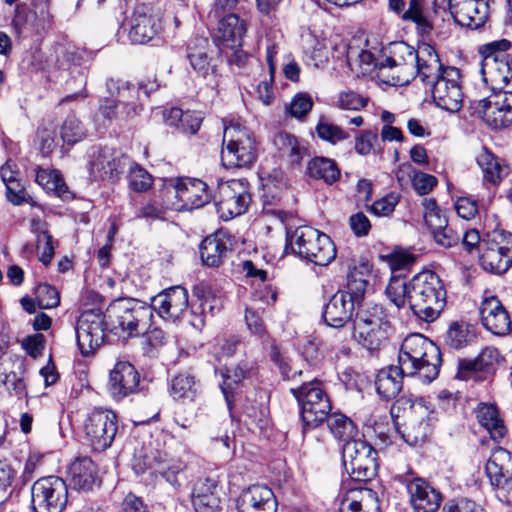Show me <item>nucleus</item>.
I'll use <instances>...</instances> for the list:
<instances>
[{
    "mask_svg": "<svg viewBox=\"0 0 512 512\" xmlns=\"http://www.w3.org/2000/svg\"><path fill=\"white\" fill-rule=\"evenodd\" d=\"M208 39L197 38L195 44L188 45V59L192 68L203 77H206L213 68L208 57Z\"/></svg>",
    "mask_w": 512,
    "mask_h": 512,
    "instance_id": "37998d69",
    "label": "nucleus"
},
{
    "mask_svg": "<svg viewBox=\"0 0 512 512\" xmlns=\"http://www.w3.org/2000/svg\"><path fill=\"white\" fill-rule=\"evenodd\" d=\"M86 136V131L78 120L74 116H68L61 127V138L63 142L73 145Z\"/></svg>",
    "mask_w": 512,
    "mask_h": 512,
    "instance_id": "5fc2aeb1",
    "label": "nucleus"
},
{
    "mask_svg": "<svg viewBox=\"0 0 512 512\" xmlns=\"http://www.w3.org/2000/svg\"><path fill=\"white\" fill-rule=\"evenodd\" d=\"M239 512H276L277 501L273 491L265 485H253L242 492Z\"/></svg>",
    "mask_w": 512,
    "mask_h": 512,
    "instance_id": "c756f323",
    "label": "nucleus"
},
{
    "mask_svg": "<svg viewBox=\"0 0 512 512\" xmlns=\"http://www.w3.org/2000/svg\"><path fill=\"white\" fill-rule=\"evenodd\" d=\"M176 198L181 205L179 208L198 209L210 201L208 186L200 179H181L173 187Z\"/></svg>",
    "mask_w": 512,
    "mask_h": 512,
    "instance_id": "cd10ccee",
    "label": "nucleus"
},
{
    "mask_svg": "<svg viewBox=\"0 0 512 512\" xmlns=\"http://www.w3.org/2000/svg\"><path fill=\"white\" fill-rule=\"evenodd\" d=\"M367 281L356 273L348 275L343 289L335 292L327 302L323 311L325 323L333 328H342L349 323L356 308L362 303Z\"/></svg>",
    "mask_w": 512,
    "mask_h": 512,
    "instance_id": "20e7f679",
    "label": "nucleus"
},
{
    "mask_svg": "<svg viewBox=\"0 0 512 512\" xmlns=\"http://www.w3.org/2000/svg\"><path fill=\"white\" fill-rule=\"evenodd\" d=\"M485 472L493 487L506 494L512 493V453L495 448L487 460Z\"/></svg>",
    "mask_w": 512,
    "mask_h": 512,
    "instance_id": "aec40b11",
    "label": "nucleus"
},
{
    "mask_svg": "<svg viewBox=\"0 0 512 512\" xmlns=\"http://www.w3.org/2000/svg\"><path fill=\"white\" fill-rule=\"evenodd\" d=\"M274 145L281 158L291 165H299L303 159L305 149L301 147L298 139L289 133L280 132L274 138Z\"/></svg>",
    "mask_w": 512,
    "mask_h": 512,
    "instance_id": "a19ab883",
    "label": "nucleus"
},
{
    "mask_svg": "<svg viewBox=\"0 0 512 512\" xmlns=\"http://www.w3.org/2000/svg\"><path fill=\"white\" fill-rule=\"evenodd\" d=\"M430 84L432 98L437 107L452 113L459 111L463 102V93L458 69L446 67L442 75Z\"/></svg>",
    "mask_w": 512,
    "mask_h": 512,
    "instance_id": "f3484780",
    "label": "nucleus"
},
{
    "mask_svg": "<svg viewBox=\"0 0 512 512\" xmlns=\"http://www.w3.org/2000/svg\"><path fill=\"white\" fill-rule=\"evenodd\" d=\"M378 136L372 130H361L354 140V149L357 154L365 156L371 153L377 142Z\"/></svg>",
    "mask_w": 512,
    "mask_h": 512,
    "instance_id": "338daca9",
    "label": "nucleus"
},
{
    "mask_svg": "<svg viewBox=\"0 0 512 512\" xmlns=\"http://www.w3.org/2000/svg\"><path fill=\"white\" fill-rule=\"evenodd\" d=\"M476 161L486 183L498 185L509 174V167L505 161L487 149H483L477 155Z\"/></svg>",
    "mask_w": 512,
    "mask_h": 512,
    "instance_id": "c9c22d12",
    "label": "nucleus"
},
{
    "mask_svg": "<svg viewBox=\"0 0 512 512\" xmlns=\"http://www.w3.org/2000/svg\"><path fill=\"white\" fill-rule=\"evenodd\" d=\"M315 131L319 139L331 145H337L351 138L349 131L326 119L318 121Z\"/></svg>",
    "mask_w": 512,
    "mask_h": 512,
    "instance_id": "09e8293b",
    "label": "nucleus"
},
{
    "mask_svg": "<svg viewBox=\"0 0 512 512\" xmlns=\"http://www.w3.org/2000/svg\"><path fill=\"white\" fill-rule=\"evenodd\" d=\"M406 490L414 512H436L441 504V494L422 478L407 481Z\"/></svg>",
    "mask_w": 512,
    "mask_h": 512,
    "instance_id": "a878e982",
    "label": "nucleus"
},
{
    "mask_svg": "<svg viewBox=\"0 0 512 512\" xmlns=\"http://www.w3.org/2000/svg\"><path fill=\"white\" fill-rule=\"evenodd\" d=\"M215 199L217 213L222 220L242 215L251 201L247 181L232 179L219 184Z\"/></svg>",
    "mask_w": 512,
    "mask_h": 512,
    "instance_id": "4468645a",
    "label": "nucleus"
},
{
    "mask_svg": "<svg viewBox=\"0 0 512 512\" xmlns=\"http://www.w3.org/2000/svg\"><path fill=\"white\" fill-rule=\"evenodd\" d=\"M217 21L216 37L218 41L230 49L241 47L247 31L245 21L234 13H228Z\"/></svg>",
    "mask_w": 512,
    "mask_h": 512,
    "instance_id": "72a5a7b5",
    "label": "nucleus"
},
{
    "mask_svg": "<svg viewBox=\"0 0 512 512\" xmlns=\"http://www.w3.org/2000/svg\"><path fill=\"white\" fill-rule=\"evenodd\" d=\"M477 419L494 441H500L506 434V427L499 417L495 405L481 404L477 409Z\"/></svg>",
    "mask_w": 512,
    "mask_h": 512,
    "instance_id": "58836bf2",
    "label": "nucleus"
},
{
    "mask_svg": "<svg viewBox=\"0 0 512 512\" xmlns=\"http://www.w3.org/2000/svg\"><path fill=\"white\" fill-rule=\"evenodd\" d=\"M367 104L368 98L352 90L340 91L335 101V106L341 110L359 111Z\"/></svg>",
    "mask_w": 512,
    "mask_h": 512,
    "instance_id": "6e6d98bb",
    "label": "nucleus"
},
{
    "mask_svg": "<svg viewBox=\"0 0 512 512\" xmlns=\"http://www.w3.org/2000/svg\"><path fill=\"white\" fill-rule=\"evenodd\" d=\"M511 42L502 39L481 47L483 55L481 72L484 81L495 85H506L512 77V55L508 53Z\"/></svg>",
    "mask_w": 512,
    "mask_h": 512,
    "instance_id": "9b49d317",
    "label": "nucleus"
},
{
    "mask_svg": "<svg viewBox=\"0 0 512 512\" xmlns=\"http://www.w3.org/2000/svg\"><path fill=\"white\" fill-rule=\"evenodd\" d=\"M388 6L402 20L415 23L421 33L431 32L433 25L424 0H389Z\"/></svg>",
    "mask_w": 512,
    "mask_h": 512,
    "instance_id": "c85d7f7f",
    "label": "nucleus"
},
{
    "mask_svg": "<svg viewBox=\"0 0 512 512\" xmlns=\"http://www.w3.org/2000/svg\"><path fill=\"white\" fill-rule=\"evenodd\" d=\"M386 295L397 308L408 302L413 314L426 322L437 319L446 304L444 284L432 271L418 273L409 282L400 277L391 278Z\"/></svg>",
    "mask_w": 512,
    "mask_h": 512,
    "instance_id": "f257e3e1",
    "label": "nucleus"
},
{
    "mask_svg": "<svg viewBox=\"0 0 512 512\" xmlns=\"http://www.w3.org/2000/svg\"><path fill=\"white\" fill-rule=\"evenodd\" d=\"M307 173L314 179H321L326 184H333L340 178V169L337 163L327 157H314L307 164Z\"/></svg>",
    "mask_w": 512,
    "mask_h": 512,
    "instance_id": "79ce46f5",
    "label": "nucleus"
},
{
    "mask_svg": "<svg viewBox=\"0 0 512 512\" xmlns=\"http://www.w3.org/2000/svg\"><path fill=\"white\" fill-rule=\"evenodd\" d=\"M192 504L196 512H216L220 499L212 490V484L198 483L193 489Z\"/></svg>",
    "mask_w": 512,
    "mask_h": 512,
    "instance_id": "c03bdc74",
    "label": "nucleus"
},
{
    "mask_svg": "<svg viewBox=\"0 0 512 512\" xmlns=\"http://www.w3.org/2000/svg\"><path fill=\"white\" fill-rule=\"evenodd\" d=\"M197 392L194 377L179 374L172 379L171 394L175 399L193 400Z\"/></svg>",
    "mask_w": 512,
    "mask_h": 512,
    "instance_id": "864d4df0",
    "label": "nucleus"
},
{
    "mask_svg": "<svg viewBox=\"0 0 512 512\" xmlns=\"http://www.w3.org/2000/svg\"><path fill=\"white\" fill-rule=\"evenodd\" d=\"M221 160L227 168L251 165L256 159V143L252 132L239 123L224 127Z\"/></svg>",
    "mask_w": 512,
    "mask_h": 512,
    "instance_id": "0eeeda50",
    "label": "nucleus"
},
{
    "mask_svg": "<svg viewBox=\"0 0 512 512\" xmlns=\"http://www.w3.org/2000/svg\"><path fill=\"white\" fill-rule=\"evenodd\" d=\"M422 206L423 218L431 234L434 233L435 230L445 228V225L448 224L447 216L438 206L434 198H424L422 200Z\"/></svg>",
    "mask_w": 512,
    "mask_h": 512,
    "instance_id": "8fccbe9b",
    "label": "nucleus"
},
{
    "mask_svg": "<svg viewBox=\"0 0 512 512\" xmlns=\"http://www.w3.org/2000/svg\"><path fill=\"white\" fill-rule=\"evenodd\" d=\"M129 186L137 192L147 191L153 183L152 176L138 164H133L129 169Z\"/></svg>",
    "mask_w": 512,
    "mask_h": 512,
    "instance_id": "13d9d810",
    "label": "nucleus"
},
{
    "mask_svg": "<svg viewBox=\"0 0 512 512\" xmlns=\"http://www.w3.org/2000/svg\"><path fill=\"white\" fill-rule=\"evenodd\" d=\"M38 306L42 309L55 308L60 303L58 291L48 284H40L36 288Z\"/></svg>",
    "mask_w": 512,
    "mask_h": 512,
    "instance_id": "680f3d73",
    "label": "nucleus"
},
{
    "mask_svg": "<svg viewBox=\"0 0 512 512\" xmlns=\"http://www.w3.org/2000/svg\"><path fill=\"white\" fill-rule=\"evenodd\" d=\"M438 184L435 176L425 172L417 171L412 179L411 185L419 196L429 194Z\"/></svg>",
    "mask_w": 512,
    "mask_h": 512,
    "instance_id": "69168bd1",
    "label": "nucleus"
},
{
    "mask_svg": "<svg viewBox=\"0 0 512 512\" xmlns=\"http://www.w3.org/2000/svg\"><path fill=\"white\" fill-rule=\"evenodd\" d=\"M128 159L118 150L102 148L92 156L90 171L95 178L117 179L123 173Z\"/></svg>",
    "mask_w": 512,
    "mask_h": 512,
    "instance_id": "393cba45",
    "label": "nucleus"
},
{
    "mask_svg": "<svg viewBox=\"0 0 512 512\" xmlns=\"http://www.w3.org/2000/svg\"><path fill=\"white\" fill-rule=\"evenodd\" d=\"M499 352L494 347L484 348L475 359L459 361L457 377L468 380L476 371H484L498 362Z\"/></svg>",
    "mask_w": 512,
    "mask_h": 512,
    "instance_id": "e433bc0d",
    "label": "nucleus"
},
{
    "mask_svg": "<svg viewBox=\"0 0 512 512\" xmlns=\"http://www.w3.org/2000/svg\"><path fill=\"white\" fill-rule=\"evenodd\" d=\"M479 311L482 324L488 331L499 336L510 332V318L497 297L491 296L483 299Z\"/></svg>",
    "mask_w": 512,
    "mask_h": 512,
    "instance_id": "bb28decb",
    "label": "nucleus"
},
{
    "mask_svg": "<svg viewBox=\"0 0 512 512\" xmlns=\"http://www.w3.org/2000/svg\"><path fill=\"white\" fill-rule=\"evenodd\" d=\"M242 421L247 426L263 429L267 425L266 408L254 400L246 399L242 404Z\"/></svg>",
    "mask_w": 512,
    "mask_h": 512,
    "instance_id": "603ef678",
    "label": "nucleus"
},
{
    "mask_svg": "<svg viewBox=\"0 0 512 512\" xmlns=\"http://www.w3.org/2000/svg\"><path fill=\"white\" fill-rule=\"evenodd\" d=\"M200 257L206 266L218 267L228 253L226 242L218 235L206 237L200 244Z\"/></svg>",
    "mask_w": 512,
    "mask_h": 512,
    "instance_id": "ea45409f",
    "label": "nucleus"
},
{
    "mask_svg": "<svg viewBox=\"0 0 512 512\" xmlns=\"http://www.w3.org/2000/svg\"><path fill=\"white\" fill-rule=\"evenodd\" d=\"M287 244L293 253L315 265L326 266L336 257L330 237L310 226L287 231Z\"/></svg>",
    "mask_w": 512,
    "mask_h": 512,
    "instance_id": "39448f33",
    "label": "nucleus"
},
{
    "mask_svg": "<svg viewBox=\"0 0 512 512\" xmlns=\"http://www.w3.org/2000/svg\"><path fill=\"white\" fill-rule=\"evenodd\" d=\"M35 172V181L46 191L54 192L59 196L67 192V187L57 170L37 167Z\"/></svg>",
    "mask_w": 512,
    "mask_h": 512,
    "instance_id": "3c124183",
    "label": "nucleus"
},
{
    "mask_svg": "<svg viewBox=\"0 0 512 512\" xmlns=\"http://www.w3.org/2000/svg\"><path fill=\"white\" fill-rule=\"evenodd\" d=\"M347 61L351 67L358 66L362 74L367 73L373 65L379 67V64H375L373 54L367 50L350 49L347 53Z\"/></svg>",
    "mask_w": 512,
    "mask_h": 512,
    "instance_id": "0e129e2a",
    "label": "nucleus"
},
{
    "mask_svg": "<svg viewBox=\"0 0 512 512\" xmlns=\"http://www.w3.org/2000/svg\"><path fill=\"white\" fill-rule=\"evenodd\" d=\"M477 112L483 121L494 129L512 124V92L500 91L479 101Z\"/></svg>",
    "mask_w": 512,
    "mask_h": 512,
    "instance_id": "a211bd4d",
    "label": "nucleus"
},
{
    "mask_svg": "<svg viewBox=\"0 0 512 512\" xmlns=\"http://www.w3.org/2000/svg\"><path fill=\"white\" fill-rule=\"evenodd\" d=\"M188 292L182 286L165 289L152 298V311L156 310L162 318L173 321L180 318L188 308Z\"/></svg>",
    "mask_w": 512,
    "mask_h": 512,
    "instance_id": "5701e85b",
    "label": "nucleus"
},
{
    "mask_svg": "<svg viewBox=\"0 0 512 512\" xmlns=\"http://www.w3.org/2000/svg\"><path fill=\"white\" fill-rule=\"evenodd\" d=\"M344 466L355 481H367L375 476L377 451L362 439L344 443L342 448Z\"/></svg>",
    "mask_w": 512,
    "mask_h": 512,
    "instance_id": "ddd939ff",
    "label": "nucleus"
},
{
    "mask_svg": "<svg viewBox=\"0 0 512 512\" xmlns=\"http://www.w3.org/2000/svg\"><path fill=\"white\" fill-rule=\"evenodd\" d=\"M398 362L402 374L431 383L439 375L441 353L439 348L424 335L407 336L400 348Z\"/></svg>",
    "mask_w": 512,
    "mask_h": 512,
    "instance_id": "f03ea898",
    "label": "nucleus"
},
{
    "mask_svg": "<svg viewBox=\"0 0 512 512\" xmlns=\"http://www.w3.org/2000/svg\"><path fill=\"white\" fill-rule=\"evenodd\" d=\"M403 376L400 365L381 369L375 378L377 393L385 399L395 397L402 388Z\"/></svg>",
    "mask_w": 512,
    "mask_h": 512,
    "instance_id": "4c0bfd02",
    "label": "nucleus"
},
{
    "mask_svg": "<svg viewBox=\"0 0 512 512\" xmlns=\"http://www.w3.org/2000/svg\"><path fill=\"white\" fill-rule=\"evenodd\" d=\"M107 89L117 104L125 110L127 117H133L139 113L141 109L138 104L139 87L123 79L110 78L107 81Z\"/></svg>",
    "mask_w": 512,
    "mask_h": 512,
    "instance_id": "473e14b6",
    "label": "nucleus"
},
{
    "mask_svg": "<svg viewBox=\"0 0 512 512\" xmlns=\"http://www.w3.org/2000/svg\"><path fill=\"white\" fill-rule=\"evenodd\" d=\"M124 27H127L128 37L134 44L149 42L161 29L160 22L149 13V9L145 5H139L135 8Z\"/></svg>",
    "mask_w": 512,
    "mask_h": 512,
    "instance_id": "4be33fe9",
    "label": "nucleus"
},
{
    "mask_svg": "<svg viewBox=\"0 0 512 512\" xmlns=\"http://www.w3.org/2000/svg\"><path fill=\"white\" fill-rule=\"evenodd\" d=\"M242 271L247 277L258 279L259 287L255 288L251 297V307L256 310H264L266 306L273 304L277 298V292L265 284L267 272L257 269L252 261H244L242 263Z\"/></svg>",
    "mask_w": 512,
    "mask_h": 512,
    "instance_id": "f704fd0d",
    "label": "nucleus"
},
{
    "mask_svg": "<svg viewBox=\"0 0 512 512\" xmlns=\"http://www.w3.org/2000/svg\"><path fill=\"white\" fill-rule=\"evenodd\" d=\"M140 384V374L129 362L119 361L110 371L107 389L110 396L119 401L135 393Z\"/></svg>",
    "mask_w": 512,
    "mask_h": 512,
    "instance_id": "412c9836",
    "label": "nucleus"
},
{
    "mask_svg": "<svg viewBox=\"0 0 512 512\" xmlns=\"http://www.w3.org/2000/svg\"><path fill=\"white\" fill-rule=\"evenodd\" d=\"M414 48L405 42L392 43L389 56L379 63L382 77L391 85H406L416 76Z\"/></svg>",
    "mask_w": 512,
    "mask_h": 512,
    "instance_id": "f8f14e48",
    "label": "nucleus"
},
{
    "mask_svg": "<svg viewBox=\"0 0 512 512\" xmlns=\"http://www.w3.org/2000/svg\"><path fill=\"white\" fill-rule=\"evenodd\" d=\"M474 337L475 334L470 325L455 321L450 324L446 332L445 343L453 349H460L468 345Z\"/></svg>",
    "mask_w": 512,
    "mask_h": 512,
    "instance_id": "de8ad7c7",
    "label": "nucleus"
},
{
    "mask_svg": "<svg viewBox=\"0 0 512 512\" xmlns=\"http://www.w3.org/2000/svg\"><path fill=\"white\" fill-rule=\"evenodd\" d=\"M411 410L417 418L422 419L424 416L428 418V420L425 422L423 420L420 421L418 431L414 435V440L416 442L423 441L429 433L428 421L431 420V418L429 417L431 411L429 410V407L425 404V401L423 399L415 400L411 404Z\"/></svg>",
    "mask_w": 512,
    "mask_h": 512,
    "instance_id": "bf43d9fd",
    "label": "nucleus"
},
{
    "mask_svg": "<svg viewBox=\"0 0 512 512\" xmlns=\"http://www.w3.org/2000/svg\"><path fill=\"white\" fill-rule=\"evenodd\" d=\"M67 495V485L61 478H41L31 488L32 507L35 512H61L67 503Z\"/></svg>",
    "mask_w": 512,
    "mask_h": 512,
    "instance_id": "dca6fc26",
    "label": "nucleus"
},
{
    "mask_svg": "<svg viewBox=\"0 0 512 512\" xmlns=\"http://www.w3.org/2000/svg\"><path fill=\"white\" fill-rule=\"evenodd\" d=\"M399 201L400 195L396 192H391L375 201L369 210L376 216L387 217L393 213Z\"/></svg>",
    "mask_w": 512,
    "mask_h": 512,
    "instance_id": "052dcab7",
    "label": "nucleus"
},
{
    "mask_svg": "<svg viewBox=\"0 0 512 512\" xmlns=\"http://www.w3.org/2000/svg\"><path fill=\"white\" fill-rule=\"evenodd\" d=\"M104 319L94 310L81 314L76 325L78 347L84 356L92 354L104 341Z\"/></svg>",
    "mask_w": 512,
    "mask_h": 512,
    "instance_id": "6ab92c4d",
    "label": "nucleus"
},
{
    "mask_svg": "<svg viewBox=\"0 0 512 512\" xmlns=\"http://www.w3.org/2000/svg\"><path fill=\"white\" fill-rule=\"evenodd\" d=\"M313 101L306 93H297L291 100L290 104L286 106V112L292 117L302 118L306 116L312 109Z\"/></svg>",
    "mask_w": 512,
    "mask_h": 512,
    "instance_id": "e2e57ef3",
    "label": "nucleus"
},
{
    "mask_svg": "<svg viewBox=\"0 0 512 512\" xmlns=\"http://www.w3.org/2000/svg\"><path fill=\"white\" fill-rule=\"evenodd\" d=\"M478 257L485 271L505 273L512 265V234L503 230L486 233Z\"/></svg>",
    "mask_w": 512,
    "mask_h": 512,
    "instance_id": "9d476101",
    "label": "nucleus"
},
{
    "mask_svg": "<svg viewBox=\"0 0 512 512\" xmlns=\"http://www.w3.org/2000/svg\"><path fill=\"white\" fill-rule=\"evenodd\" d=\"M68 479L76 490L88 491L100 484L98 467L87 456L77 457L68 466Z\"/></svg>",
    "mask_w": 512,
    "mask_h": 512,
    "instance_id": "7c9ffc66",
    "label": "nucleus"
},
{
    "mask_svg": "<svg viewBox=\"0 0 512 512\" xmlns=\"http://www.w3.org/2000/svg\"><path fill=\"white\" fill-rule=\"evenodd\" d=\"M291 393L300 405L304 429L315 428L329 417L331 403L320 382L304 383L292 388Z\"/></svg>",
    "mask_w": 512,
    "mask_h": 512,
    "instance_id": "6e6552de",
    "label": "nucleus"
},
{
    "mask_svg": "<svg viewBox=\"0 0 512 512\" xmlns=\"http://www.w3.org/2000/svg\"><path fill=\"white\" fill-rule=\"evenodd\" d=\"M185 452L182 443L177 442L175 435L163 433L149 444L144 454L147 469H154L173 487L179 486L178 475L184 470L185 464L180 455Z\"/></svg>",
    "mask_w": 512,
    "mask_h": 512,
    "instance_id": "7ed1b4c3",
    "label": "nucleus"
},
{
    "mask_svg": "<svg viewBox=\"0 0 512 512\" xmlns=\"http://www.w3.org/2000/svg\"><path fill=\"white\" fill-rule=\"evenodd\" d=\"M434 241L444 248H450L457 245L461 238V233L455 231L448 224L445 225V228H440L439 230H435L432 233Z\"/></svg>",
    "mask_w": 512,
    "mask_h": 512,
    "instance_id": "774afa93",
    "label": "nucleus"
},
{
    "mask_svg": "<svg viewBox=\"0 0 512 512\" xmlns=\"http://www.w3.org/2000/svg\"><path fill=\"white\" fill-rule=\"evenodd\" d=\"M84 430L92 449L104 451L112 445L117 434V415L109 409H94L85 420Z\"/></svg>",
    "mask_w": 512,
    "mask_h": 512,
    "instance_id": "2eb2a0df",
    "label": "nucleus"
},
{
    "mask_svg": "<svg viewBox=\"0 0 512 512\" xmlns=\"http://www.w3.org/2000/svg\"><path fill=\"white\" fill-rule=\"evenodd\" d=\"M36 252L38 259L44 265H48L54 256L52 235L47 230H37Z\"/></svg>",
    "mask_w": 512,
    "mask_h": 512,
    "instance_id": "4d7b16f0",
    "label": "nucleus"
},
{
    "mask_svg": "<svg viewBox=\"0 0 512 512\" xmlns=\"http://www.w3.org/2000/svg\"><path fill=\"white\" fill-rule=\"evenodd\" d=\"M222 382L220 388L225 397L229 410L234 402V388L245 378L246 370L240 365H235L220 371Z\"/></svg>",
    "mask_w": 512,
    "mask_h": 512,
    "instance_id": "a18cd8bd",
    "label": "nucleus"
},
{
    "mask_svg": "<svg viewBox=\"0 0 512 512\" xmlns=\"http://www.w3.org/2000/svg\"><path fill=\"white\" fill-rule=\"evenodd\" d=\"M326 420L327 425L334 437L343 441L344 443L353 440L357 434L356 425L350 418L343 414L334 413L330 415Z\"/></svg>",
    "mask_w": 512,
    "mask_h": 512,
    "instance_id": "49530a36",
    "label": "nucleus"
},
{
    "mask_svg": "<svg viewBox=\"0 0 512 512\" xmlns=\"http://www.w3.org/2000/svg\"><path fill=\"white\" fill-rule=\"evenodd\" d=\"M107 317L112 330L121 331L127 336H137L150 328L152 307L135 299H118L107 309Z\"/></svg>",
    "mask_w": 512,
    "mask_h": 512,
    "instance_id": "423d86ee",
    "label": "nucleus"
},
{
    "mask_svg": "<svg viewBox=\"0 0 512 512\" xmlns=\"http://www.w3.org/2000/svg\"><path fill=\"white\" fill-rule=\"evenodd\" d=\"M337 512H379L377 495L371 489L355 487L340 492L336 498Z\"/></svg>",
    "mask_w": 512,
    "mask_h": 512,
    "instance_id": "b1692460",
    "label": "nucleus"
},
{
    "mask_svg": "<svg viewBox=\"0 0 512 512\" xmlns=\"http://www.w3.org/2000/svg\"><path fill=\"white\" fill-rule=\"evenodd\" d=\"M450 13L455 21L470 29H478L488 18V0L466 2L449 5Z\"/></svg>",
    "mask_w": 512,
    "mask_h": 512,
    "instance_id": "2f4dec72",
    "label": "nucleus"
},
{
    "mask_svg": "<svg viewBox=\"0 0 512 512\" xmlns=\"http://www.w3.org/2000/svg\"><path fill=\"white\" fill-rule=\"evenodd\" d=\"M388 328L382 307L373 305L356 314L353 336L367 350L376 351L386 341Z\"/></svg>",
    "mask_w": 512,
    "mask_h": 512,
    "instance_id": "1a4fd4ad",
    "label": "nucleus"
}]
</instances>
